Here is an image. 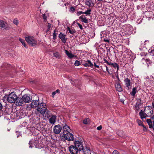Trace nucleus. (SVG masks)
Returning <instances> with one entry per match:
<instances>
[{
	"mask_svg": "<svg viewBox=\"0 0 154 154\" xmlns=\"http://www.w3.org/2000/svg\"><path fill=\"white\" fill-rule=\"evenodd\" d=\"M106 71H107V72H108V73H109V71L108 70V67L107 66H106Z\"/></svg>",
	"mask_w": 154,
	"mask_h": 154,
	"instance_id": "nucleus-54",
	"label": "nucleus"
},
{
	"mask_svg": "<svg viewBox=\"0 0 154 154\" xmlns=\"http://www.w3.org/2000/svg\"><path fill=\"white\" fill-rule=\"evenodd\" d=\"M13 23L16 25H17L18 23V20L16 19H15L13 21Z\"/></svg>",
	"mask_w": 154,
	"mask_h": 154,
	"instance_id": "nucleus-37",
	"label": "nucleus"
},
{
	"mask_svg": "<svg viewBox=\"0 0 154 154\" xmlns=\"http://www.w3.org/2000/svg\"><path fill=\"white\" fill-rule=\"evenodd\" d=\"M79 154H81V153H79Z\"/></svg>",
	"mask_w": 154,
	"mask_h": 154,
	"instance_id": "nucleus-64",
	"label": "nucleus"
},
{
	"mask_svg": "<svg viewBox=\"0 0 154 154\" xmlns=\"http://www.w3.org/2000/svg\"><path fill=\"white\" fill-rule=\"evenodd\" d=\"M56 115H52L51 117V118L49 119V122L51 124H54L56 122Z\"/></svg>",
	"mask_w": 154,
	"mask_h": 154,
	"instance_id": "nucleus-15",
	"label": "nucleus"
},
{
	"mask_svg": "<svg viewBox=\"0 0 154 154\" xmlns=\"http://www.w3.org/2000/svg\"><path fill=\"white\" fill-rule=\"evenodd\" d=\"M113 64V63H111V62H110V63L109 62V63H108V64L109 65H112V66Z\"/></svg>",
	"mask_w": 154,
	"mask_h": 154,
	"instance_id": "nucleus-56",
	"label": "nucleus"
},
{
	"mask_svg": "<svg viewBox=\"0 0 154 154\" xmlns=\"http://www.w3.org/2000/svg\"><path fill=\"white\" fill-rule=\"evenodd\" d=\"M39 104V100H33L31 103V107L32 108H35L38 106Z\"/></svg>",
	"mask_w": 154,
	"mask_h": 154,
	"instance_id": "nucleus-12",
	"label": "nucleus"
},
{
	"mask_svg": "<svg viewBox=\"0 0 154 154\" xmlns=\"http://www.w3.org/2000/svg\"><path fill=\"white\" fill-rule=\"evenodd\" d=\"M56 91L52 93V95H54L56 94Z\"/></svg>",
	"mask_w": 154,
	"mask_h": 154,
	"instance_id": "nucleus-57",
	"label": "nucleus"
},
{
	"mask_svg": "<svg viewBox=\"0 0 154 154\" xmlns=\"http://www.w3.org/2000/svg\"><path fill=\"white\" fill-rule=\"evenodd\" d=\"M85 4L89 8H92L94 5V0H85Z\"/></svg>",
	"mask_w": 154,
	"mask_h": 154,
	"instance_id": "nucleus-11",
	"label": "nucleus"
},
{
	"mask_svg": "<svg viewBox=\"0 0 154 154\" xmlns=\"http://www.w3.org/2000/svg\"><path fill=\"white\" fill-rule=\"evenodd\" d=\"M91 10L90 9H89L87 10L86 11L84 12V14H85L88 15H89L91 14Z\"/></svg>",
	"mask_w": 154,
	"mask_h": 154,
	"instance_id": "nucleus-31",
	"label": "nucleus"
},
{
	"mask_svg": "<svg viewBox=\"0 0 154 154\" xmlns=\"http://www.w3.org/2000/svg\"><path fill=\"white\" fill-rule=\"evenodd\" d=\"M94 66L96 67H97V68H99V66L98 65H97V64H96V63H94Z\"/></svg>",
	"mask_w": 154,
	"mask_h": 154,
	"instance_id": "nucleus-51",
	"label": "nucleus"
},
{
	"mask_svg": "<svg viewBox=\"0 0 154 154\" xmlns=\"http://www.w3.org/2000/svg\"><path fill=\"white\" fill-rule=\"evenodd\" d=\"M71 83L72 84H73V83H72V82H71Z\"/></svg>",
	"mask_w": 154,
	"mask_h": 154,
	"instance_id": "nucleus-63",
	"label": "nucleus"
},
{
	"mask_svg": "<svg viewBox=\"0 0 154 154\" xmlns=\"http://www.w3.org/2000/svg\"><path fill=\"white\" fill-rule=\"evenodd\" d=\"M117 78H118V79L119 81H120V80H119V78L118 76V75L117 76Z\"/></svg>",
	"mask_w": 154,
	"mask_h": 154,
	"instance_id": "nucleus-60",
	"label": "nucleus"
},
{
	"mask_svg": "<svg viewBox=\"0 0 154 154\" xmlns=\"http://www.w3.org/2000/svg\"><path fill=\"white\" fill-rule=\"evenodd\" d=\"M36 110L39 113L43 115L47 110V106L46 103L42 102L39 104Z\"/></svg>",
	"mask_w": 154,
	"mask_h": 154,
	"instance_id": "nucleus-3",
	"label": "nucleus"
},
{
	"mask_svg": "<svg viewBox=\"0 0 154 154\" xmlns=\"http://www.w3.org/2000/svg\"><path fill=\"white\" fill-rule=\"evenodd\" d=\"M68 30L69 31V32L72 34H73L75 32V31L72 29L71 30L70 29L69 27L68 28Z\"/></svg>",
	"mask_w": 154,
	"mask_h": 154,
	"instance_id": "nucleus-33",
	"label": "nucleus"
},
{
	"mask_svg": "<svg viewBox=\"0 0 154 154\" xmlns=\"http://www.w3.org/2000/svg\"><path fill=\"white\" fill-rule=\"evenodd\" d=\"M81 154H83V153H82V152H81Z\"/></svg>",
	"mask_w": 154,
	"mask_h": 154,
	"instance_id": "nucleus-62",
	"label": "nucleus"
},
{
	"mask_svg": "<svg viewBox=\"0 0 154 154\" xmlns=\"http://www.w3.org/2000/svg\"><path fill=\"white\" fill-rule=\"evenodd\" d=\"M77 24L79 26V28H80V29H83V27H82V25H81L80 24L78 23H77Z\"/></svg>",
	"mask_w": 154,
	"mask_h": 154,
	"instance_id": "nucleus-42",
	"label": "nucleus"
},
{
	"mask_svg": "<svg viewBox=\"0 0 154 154\" xmlns=\"http://www.w3.org/2000/svg\"><path fill=\"white\" fill-rule=\"evenodd\" d=\"M43 19H44V20L45 21L46 20H47V17L45 15V14H43Z\"/></svg>",
	"mask_w": 154,
	"mask_h": 154,
	"instance_id": "nucleus-43",
	"label": "nucleus"
},
{
	"mask_svg": "<svg viewBox=\"0 0 154 154\" xmlns=\"http://www.w3.org/2000/svg\"><path fill=\"white\" fill-rule=\"evenodd\" d=\"M57 34L56 33V30H55L54 31V33L53 34V39H55L56 38Z\"/></svg>",
	"mask_w": 154,
	"mask_h": 154,
	"instance_id": "nucleus-35",
	"label": "nucleus"
},
{
	"mask_svg": "<svg viewBox=\"0 0 154 154\" xmlns=\"http://www.w3.org/2000/svg\"><path fill=\"white\" fill-rule=\"evenodd\" d=\"M104 61H105V63H106L107 64L109 63V62L107 61L106 59H104Z\"/></svg>",
	"mask_w": 154,
	"mask_h": 154,
	"instance_id": "nucleus-55",
	"label": "nucleus"
},
{
	"mask_svg": "<svg viewBox=\"0 0 154 154\" xmlns=\"http://www.w3.org/2000/svg\"><path fill=\"white\" fill-rule=\"evenodd\" d=\"M63 135L65 139L69 141H73L74 140V137L73 134L70 132L68 133L67 134H65Z\"/></svg>",
	"mask_w": 154,
	"mask_h": 154,
	"instance_id": "nucleus-5",
	"label": "nucleus"
},
{
	"mask_svg": "<svg viewBox=\"0 0 154 154\" xmlns=\"http://www.w3.org/2000/svg\"><path fill=\"white\" fill-rule=\"evenodd\" d=\"M14 102L15 104L17 106H21L22 105L23 103V100L22 98L17 97V99L16 100V101Z\"/></svg>",
	"mask_w": 154,
	"mask_h": 154,
	"instance_id": "nucleus-9",
	"label": "nucleus"
},
{
	"mask_svg": "<svg viewBox=\"0 0 154 154\" xmlns=\"http://www.w3.org/2000/svg\"><path fill=\"white\" fill-rule=\"evenodd\" d=\"M84 65L86 67L90 66L91 67H92L93 66V64L89 60H88L87 63H85L84 64Z\"/></svg>",
	"mask_w": 154,
	"mask_h": 154,
	"instance_id": "nucleus-24",
	"label": "nucleus"
},
{
	"mask_svg": "<svg viewBox=\"0 0 154 154\" xmlns=\"http://www.w3.org/2000/svg\"><path fill=\"white\" fill-rule=\"evenodd\" d=\"M141 105V104L140 103H136V105L135 107V109L137 111H139L140 109V106Z\"/></svg>",
	"mask_w": 154,
	"mask_h": 154,
	"instance_id": "nucleus-29",
	"label": "nucleus"
},
{
	"mask_svg": "<svg viewBox=\"0 0 154 154\" xmlns=\"http://www.w3.org/2000/svg\"><path fill=\"white\" fill-rule=\"evenodd\" d=\"M75 9L74 7H72L70 8V11L71 12L73 13L75 11Z\"/></svg>",
	"mask_w": 154,
	"mask_h": 154,
	"instance_id": "nucleus-41",
	"label": "nucleus"
},
{
	"mask_svg": "<svg viewBox=\"0 0 154 154\" xmlns=\"http://www.w3.org/2000/svg\"><path fill=\"white\" fill-rule=\"evenodd\" d=\"M73 81H74V80H71V81H72V82Z\"/></svg>",
	"mask_w": 154,
	"mask_h": 154,
	"instance_id": "nucleus-61",
	"label": "nucleus"
},
{
	"mask_svg": "<svg viewBox=\"0 0 154 154\" xmlns=\"http://www.w3.org/2000/svg\"><path fill=\"white\" fill-rule=\"evenodd\" d=\"M137 122L138 125L139 126H142L143 125V123L141 120H139V119H137Z\"/></svg>",
	"mask_w": 154,
	"mask_h": 154,
	"instance_id": "nucleus-32",
	"label": "nucleus"
},
{
	"mask_svg": "<svg viewBox=\"0 0 154 154\" xmlns=\"http://www.w3.org/2000/svg\"><path fill=\"white\" fill-rule=\"evenodd\" d=\"M139 115L141 119L143 118H145L146 117H148L149 116L147 115V114L146 112H144L141 110L139 113Z\"/></svg>",
	"mask_w": 154,
	"mask_h": 154,
	"instance_id": "nucleus-19",
	"label": "nucleus"
},
{
	"mask_svg": "<svg viewBox=\"0 0 154 154\" xmlns=\"http://www.w3.org/2000/svg\"><path fill=\"white\" fill-rule=\"evenodd\" d=\"M112 66L115 68H116L117 69V71H118L119 69V65L116 63H113Z\"/></svg>",
	"mask_w": 154,
	"mask_h": 154,
	"instance_id": "nucleus-34",
	"label": "nucleus"
},
{
	"mask_svg": "<svg viewBox=\"0 0 154 154\" xmlns=\"http://www.w3.org/2000/svg\"><path fill=\"white\" fill-rule=\"evenodd\" d=\"M74 145H71L69 147V149L72 154H77L78 152L81 153L83 151V146L82 143L79 141H75Z\"/></svg>",
	"mask_w": 154,
	"mask_h": 154,
	"instance_id": "nucleus-1",
	"label": "nucleus"
},
{
	"mask_svg": "<svg viewBox=\"0 0 154 154\" xmlns=\"http://www.w3.org/2000/svg\"><path fill=\"white\" fill-rule=\"evenodd\" d=\"M32 141L30 140L29 142V148H32Z\"/></svg>",
	"mask_w": 154,
	"mask_h": 154,
	"instance_id": "nucleus-48",
	"label": "nucleus"
},
{
	"mask_svg": "<svg viewBox=\"0 0 154 154\" xmlns=\"http://www.w3.org/2000/svg\"><path fill=\"white\" fill-rule=\"evenodd\" d=\"M137 88L136 87L134 88L132 90L131 94L133 96H134L137 92Z\"/></svg>",
	"mask_w": 154,
	"mask_h": 154,
	"instance_id": "nucleus-27",
	"label": "nucleus"
},
{
	"mask_svg": "<svg viewBox=\"0 0 154 154\" xmlns=\"http://www.w3.org/2000/svg\"><path fill=\"white\" fill-rule=\"evenodd\" d=\"M17 96L16 94V92L13 91L11 92L8 95H6L3 97L2 100L3 101L6 103L7 102L12 103H14L15 101H16V100L17 99Z\"/></svg>",
	"mask_w": 154,
	"mask_h": 154,
	"instance_id": "nucleus-2",
	"label": "nucleus"
},
{
	"mask_svg": "<svg viewBox=\"0 0 154 154\" xmlns=\"http://www.w3.org/2000/svg\"><path fill=\"white\" fill-rule=\"evenodd\" d=\"M51 23H48V25L47 26V31L48 32L50 29V28L51 27Z\"/></svg>",
	"mask_w": 154,
	"mask_h": 154,
	"instance_id": "nucleus-38",
	"label": "nucleus"
},
{
	"mask_svg": "<svg viewBox=\"0 0 154 154\" xmlns=\"http://www.w3.org/2000/svg\"><path fill=\"white\" fill-rule=\"evenodd\" d=\"M22 98L23 100V102L25 103H29L31 100L32 99L30 95L28 94H25L22 96Z\"/></svg>",
	"mask_w": 154,
	"mask_h": 154,
	"instance_id": "nucleus-7",
	"label": "nucleus"
},
{
	"mask_svg": "<svg viewBox=\"0 0 154 154\" xmlns=\"http://www.w3.org/2000/svg\"><path fill=\"white\" fill-rule=\"evenodd\" d=\"M150 54L152 55L153 57L154 56V49L151 51Z\"/></svg>",
	"mask_w": 154,
	"mask_h": 154,
	"instance_id": "nucleus-46",
	"label": "nucleus"
},
{
	"mask_svg": "<svg viewBox=\"0 0 154 154\" xmlns=\"http://www.w3.org/2000/svg\"><path fill=\"white\" fill-rule=\"evenodd\" d=\"M124 82H125V85L126 87H127L128 89L131 88V81L128 78H127L125 79L124 80Z\"/></svg>",
	"mask_w": 154,
	"mask_h": 154,
	"instance_id": "nucleus-18",
	"label": "nucleus"
},
{
	"mask_svg": "<svg viewBox=\"0 0 154 154\" xmlns=\"http://www.w3.org/2000/svg\"><path fill=\"white\" fill-rule=\"evenodd\" d=\"M112 154H119V152L117 150H114L112 152Z\"/></svg>",
	"mask_w": 154,
	"mask_h": 154,
	"instance_id": "nucleus-45",
	"label": "nucleus"
},
{
	"mask_svg": "<svg viewBox=\"0 0 154 154\" xmlns=\"http://www.w3.org/2000/svg\"><path fill=\"white\" fill-rule=\"evenodd\" d=\"M151 120H152V123H153L154 122V116H153L151 117Z\"/></svg>",
	"mask_w": 154,
	"mask_h": 154,
	"instance_id": "nucleus-50",
	"label": "nucleus"
},
{
	"mask_svg": "<svg viewBox=\"0 0 154 154\" xmlns=\"http://www.w3.org/2000/svg\"><path fill=\"white\" fill-rule=\"evenodd\" d=\"M102 128V126L101 125H100L98 127L97 129V130H100Z\"/></svg>",
	"mask_w": 154,
	"mask_h": 154,
	"instance_id": "nucleus-47",
	"label": "nucleus"
},
{
	"mask_svg": "<svg viewBox=\"0 0 154 154\" xmlns=\"http://www.w3.org/2000/svg\"><path fill=\"white\" fill-rule=\"evenodd\" d=\"M19 41L21 42V43L22 44V45H23V46L25 48H27L25 42V41L23 39L20 38L19 39Z\"/></svg>",
	"mask_w": 154,
	"mask_h": 154,
	"instance_id": "nucleus-28",
	"label": "nucleus"
},
{
	"mask_svg": "<svg viewBox=\"0 0 154 154\" xmlns=\"http://www.w3.org/2000/svg\"><path fill=\"white\" fill-rule=\"evenodd\" d=\"M137 103H140L142 104L141 102V100L140 99L138 98L137 99Z\"/></svg>",
	"mask_w": 154,
	"mask_h": 154,
	"instance_id": "nucleus-44",
	"label": "nucleus"
},
{
	"mask_svg": "<svg viewBox=\"0 0 154 154\" xmlns=\"http://www.w3.org/2000/svg\"><path fill=\"white\" fill-rule=\"evenodd\" d=\"M63 127V133L64 134H67L70 132L71 129L69 127L66 123L62 125Z\"/></svg>",
	"mask_w": 154,
	"mask_h": 154,
	"instance_id": "nucleus-8",
	"label": "nucleus"
},
{
	"mask_svg": "<svg viewBox=\"0 0 154 154\" xmlns=\"http://www.w3.org/2000/svg\"><path fill=\"white\" fill-rule=\"evenodd\" d=\"M152 107L151 106H148L147 108H146L144 110V111L147 114V115L151 116L153 112V110L151 109Z\"/></svg>",
	"mask_w": 154,
	"mask_h": 154,
	"instance_id": "nucleus-13",
	"label": "nucleus"
},
{
	"mask_svg": "<svg viewBox=\"0 0 154 154\" xmlns=\"http://www.w3.org/2000/svg\"><path fill=\"white\" fill-rule=\"evenodd\" d=\"M104 41L105 42H109V40L108 39H104Z\"/></svg>",
	"mask_w": 154,
	"mask_h": 154,
	"instance_id": "nucleus-53",
	"label": "nucleus"
},
{
	"mask_svg": "<svg viewBox=\"0 0 154 154\" xmlns=\"http://www.w3.org/2000/svg\"><path fill=\"white\" fill-rule=\"evenodd\" d=\"M146 122L148 124L149 128H152L154 130V122L152 123L150 119H147Z\"/></svg>",
	"mask_w": 154,
	"mask_h": 154,
	"instance_id": "nucleus-16",
	"label": "nucleus"
},
{
	"mask_svg": "<svg viewBox=\"0 0 154 154\" xmlns=\"http://www.w3.org/2000/svg\"><path fill=\"white\" fill-rule=\"evenodd\" d=\"M152 105L153 108H154V103L153 102L152 103Z\"/></svg>",
	"mask_w": 154,
	"mask_h": 154,
	"instance_id": "nucleus-58",
	"label": "nucleus"
},
{
	"mask_svg": "<svg viewBox=\"0 0 154 154\" xmlns=\"http://www.w3.org/2000/svg\"><path fill=\"white\" fill-rule=\"evenodd\" d=\"M25 40L27 43L31 46H34L37 44V42L33 36H26L25 37Z\"/></svg>",
	"mask_w": 154,
	"mask_h": 154,
	"instance_id": "nucleus-4",
	"label": "nucleus"
},
{
	"mask_svg": "<svg viewBox=\"0 0 154 154\" xmlns=\"http://www.w3.org/2000/svg\"><path fill=\"white\" fill-rule=\"evenodd\" d=\"M2 107H3V106H2V104L0 102V110H1L2 109Z\"/></svg>",
	"mask_w": 154,
	"mask_h": 154,
	"instance_id": "nucleus-52",
	"label": "nucleus"
},
{
	"mask_svg": "<svg viewBox=\"0 0 154 154\" xmlns=\"http://www.w3.org/2000/svg\"><path fill=\"white\" fill-rule=\"evenodd\" d=\"M117 133L118 136L120 137H123L124 135V132L122 130L119 131H117Z\"/></svg>",
	"mask_w": 154,
	"mask_h": 154,
	"instance_id": "nucleus-26",
	"label": "nucleus"
},
{
	"mask_svg": "<svg viewBox=\"0 0 154 154\" xmlns=\"http://www.w3.org/2000/svg\"><path fill=\"white\" fill-rule=\"evenodd\" d=\"M79 18L82 22L87 23L88 22V20L87 19V18L84 15H82L80 16Z\"/></svg>",
	"mask_w": 154,
	"mask_h": 154,
	"instance_id": "nucleus-20",
	"label": "nucleus"
},
{
	"mask_svg": "<svg viewBox=\"0 0 154 154\" xmlns=\"http://www.w3.org/2000/svg\"><path fill=\"white\" fill-rule=\"evenodd\" d=\"M90 122V119L88 118L85 119L83 120V123L85 124H88Z\"/></svg>",
	"mask_w": 154,
	"mask_h": 154,
	"instance_id": "nucleus-30",
	"label": "nucleus"
},
{
	"mask_svg": "<svg viewBox=\"0 0 154 154\" xmlns=\"http://www.w3.org/2000/svg\"><path fill=\"white\" fill-rule=\"evenodd\" d=\"M59 37L61 39L62 42L65 43L66 42V35L60 32L59 35Z\"/></svg>",
	"mask_w": 154,
	"mask_h": 154,
	"instance_id": "nucleus-14",
	"label": "nucleus"
},
{
	"mask_svg": "<svg viewBox=\"0 0 154 154\" xmlns=\"http://www.w3.org/2000/svg\"><path fill=\"white\" fill-rule=\"evenodd\" d=\"M115 88L116 90L119 92H121L122 91V89L120 84L119 83H117L115 84Z\"/></svg>",
	"mask_w": 154,
	"mask_h": 154,
	"instance_id": "nucleus-22",
	"label": "nucleus"
},
{
	"mask_svg": "<svg viewBox=\"0 0 154 154\" xmlns=\"http://www.w3.org/2000/svg\"><path fill=\"white\" fill-rule=\"evenodd\" d=\"M82 150H83V151L82 152H81L84 154H91V151L89 149L86 148V150L84 151L83 149Z\"/></svg>",
	"mask_w": 154,
	"mask_h": 154,
	"instance_id": "nucleus-25",
	"label": "nucleus"
},
{
	"mask_svg": "<svg viewBox=\"0 0 154 154\" xmlns=\"http://www.w3.org/2000/svg\"><path fill=\"white\" fill-rule=\"evenodd\" d=\"M59 90L57 89V90L55 91H56V93L57 92H58L59 91Z\"/></svg>",
	"mask_w": 154,
	"mask_h": 154,
	"instance_id": "nucleus-59",
	"label": "nucleus"
},
{
	"mask_svg": "<svg viewBox=\"0 0 154 154\" xmlns=\"http://www.w3.org/2000/svg\"><path fill=\"white\" fill-rule=\"evenodd\" d=\"M0 27L7 30H9L10 29L9 26L3 20H0Z\"/></svg>",
	"mask_w": 154,
	"mask_h": 154,
	"instance_id": "nucleus-10",
	"label": "nucleus"
},
{
	"mask_svg": "<svg viewBox=\"0 0 154 154\" xmlns=\"http://www.w3.org/2000/svg\"><path fill=\"white\" fill-rule=\"evenodd\" d=\"M82 14H84V12L82 11H80L78 12L76 14L78 16H79Z\"/></svg>",
	"mask_w": 154,
	"mask_h": 154,
	"instance_id": "nucleus-40",
	"label": "nucleus"
},
{
	"mask_svg": "<svg viewBox=\"0 0 154 154\" xmlns=\"http://www.w3.org/2000/svg\"><path fill=\"white\" fill-rule=\"evenodd\" d=\"M62 129V127L59 125H56L53 128L54 132L56 134H59Z\"/></svg>",
	"mask_w": 154,
	"mask_h": 154,
	"instance_id": "nucleus-6",
	"label": "nucleus"
},
{
	"mask_svg": "<svg viewBox=\"0 0 154 154\" xmlns=\"http://www.w3.org/2000/svg\"><path fill=\"white\" fill-rule=\"evenodd\" d=\"M54 55L57 58H59L60 57L59 54L58 52H56L54 53Z\"/></svg>",
	"mask_w": 154,
	"mask_h": 154,
	"instance_id": "nucleus-36",
	"label": "nucleus"
},
{
	"mask_svg": "<svg viewBox=\"0 0 154 154\" xmlns=\"http://www.w3.org/2000/svg\"><path fill=\"white\" fill-rule=\"evenodd\" d=\"M44 114L45 116L44 118L45 119H49L52 115L51 112L48 110H46Z\"/></svg>",
	"mask_w": 154,
	"mask_h": 154,
	"instance_id": "nucleus-17",
	"label": "nucleus"
},
{
	"mask_svg": "<svg viewBox=\"0 0 154 154\" xmlns=\"http://www.w3.org/2000/svg\"><path fill=\"white\" fill-rule=\"evenodd\" d=\"M80 62L78 60H76L75 63V65L76 66H78L79 65H80Z\"/></svg>",
	"mask_w": 154,
	"mask_h": 154,
	"instance_id": "nucleus-39",
	"label": "nucleus"
},
{
	"mask_svg": "<svg viewBox=\"0 0 154 154\" xmlns=\"http://www.w3.org/2000/svg\"><path fill=\"white\" fill-rule=\"evenodd\" d=\"M65 53L68 57L70 58H71L74 57H76L75 55L71 53H69L68 51L66 50H65Z\"/></svg>",
	"mask_w": 154,
	"mask_h": 154,
	"instance_id": "nucleus-23",
	"label": "nucleus"
},
{
	"mask_svg": "<svg viewBox=\"0 0 154 154\" xmlns=\"http://www.w3.org/2000/svg\"><path fill=\"white\" fill-rule=\"evenodd\" d=\"M143 130L144 131H147V129L146 128V127L144 125H143Z\"/></svg>",
	"mask_w": 154,
	"mask_h": 154,
	"instance_id": "nucleus-49",
	"label": "nucleus"
},
{
	"mask_svg": "<svg viewBox=\"0 0 154 154\" xmlns=\"http://www.w3.org/2000/svg\"><path fill=\"white\" fill-rule=\"evenodd\" d=\"M142 61H145L147 63L148 62V63L149 64H151L152 63H153L154 64V56L152 57L151 60L149 58L146 59H142Z\"/></svg>",
	"mask_w": 154,
	"mask_h": 154,
	"instance_id": "nucleus-21",
	"label": "nucleus"
}]
</instances>
